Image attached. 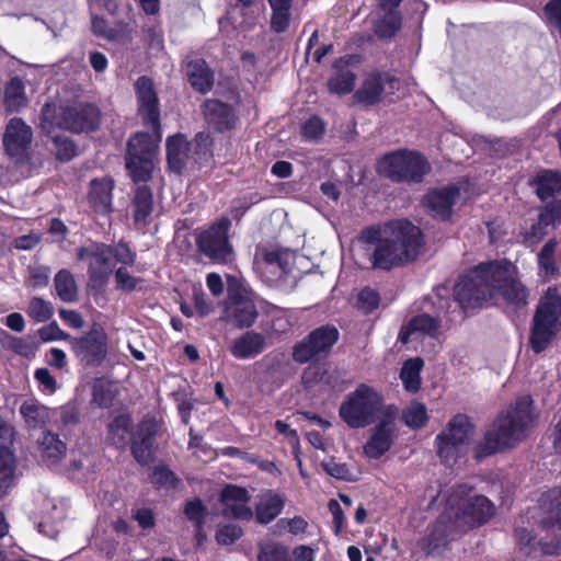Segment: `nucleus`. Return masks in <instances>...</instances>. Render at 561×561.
I'll return each mask as SVG.
<instances>
[{
  "mask_svg": "<svg viewBox=\"0 0 561 561\" xmlns=\"http://www.w3.org/2000/svg\"><path fill=\"white\" fill-rule=\"evenodd\" d=\"M320 355H325L339 340V331L331 325L316 329L308 335Z\"/></svg>",
  "mask_w": 561,
  "mask_h": 561,
  "instance_id": "58836bf2",
  "label": "nucleus"
},
{
  "mask_svg": "<svg viewBox=\"0 0 561 561\" xmlns=\"http://www.w3.org/2000/svg\"><path fill=\"white\" fill-rule=\"evenodd\" d=\"M131 420L127 414L117 415L108 425V439L118 448H124L130 440Z\"/></svg>",
  "mask_w": 561,
  "mask_h": 561,
  "instance_id": "c9c22d12",
  "label": "nucleus"
},
{
  "mask_svg": "<svg viewBox=\"0 0 561 561\" xmlns=\"http://www.w3.org/2000/svg\"><path fill=\"white\" fill-rule=\"evenodd\" d=\"M54 145L56 150V156L61 161H69L76 154V146L68 138L55 136Z\"/></svg>",
  "mask_w": 561,
  "mask_h": 561,
  "instance_id": "603ef678",
  "label": "nucleus"
},
{
  "mask_svg": "<svg viewBox=\"0 0 561 561\" xmlns=\"http://www.w3.org/2000/svg\"><path fill=\"white\" fill-rule=\"evenodd\" d=\"M230 225L228 218H221L202 231L196 239L199 251L215 262H230L233 256V250L228 240Z\"/></svg>",
  "mask_w": 561,
  "mask_h": 561,
  "instance_id": "f8f14e48",
  "label": "nucleus"
},
{
  "mask_svg": "<svg viewBox=\"0 0 561 561\" xmlns=\"http://www.w3.org/2000/svg\"><path fill=\"white\" fill-rule=\"evenodd\" d=\"M145 41L151 49L160 50L163 44L162 31L158 26L144 28Z\"/></svg>",
  "mask_w": 561,
  "mask_h": 561,
  "instance_id": "338daca9",
  "label": "nucleus"
},
{
  "mask_svg": "<svg viewBox=\"0 0 561 561\" xmlns=\"http://www.w3.org/2000/svg\"><path fill=\"white\" fill-rule=\"evenodd\" d=\"M473 425L463 414L455 415L444 432L436 436L437 455L446 465H453L468 450Z\"/></svg>",
  "mask_w": 561,
  "mask_h": 561,
  "instance_id": "9d476101",
  "label": "nucleus"
},
{
  "mask_svg": "<svg viewBox=\"0 0 561 561\" xmlns=\"http://www.w3.org/2000/svg\"><path fill=\"white\" fill-rule=\"evenodd\" d=\"M257 317L254 302L243 296L231 298L225 308V319L242 329L251 327Z\"/></svg>",
  "mask_w": 561,
  "mask_h": 561,
  "instance_id": "aec40b11",
  "label": "nucleus"
},
{
  "mask_svg": "<svg viewBox=\"0 0 561 561\" xmlns=\"http://www.w3.org/2000/svg\"><path fill=\"white\" fill-rule=\"evenodd\" d=\"M383 12V18L376 25V33L380 37H391L401 26V16L397 10Z\"/></svg>",
  "mask_w": 561,
  "mask_h": 561,
  "instance_id": "49530a36",
  "label": "nucleus"
},
{
  "mask_svg": "<svg viewBox=\"0 0 561 561\" xmlns=\"http://www.w3.org/2000/svg\"><path fill=\"white\" fill-rule=\"evenodd\" d=\"M203 113L207 124L218 131L233 128L238 121L233 107L219 100H207L203 104Z\"/></svg>",
  "mask_w": 561,
  "mask_h": 561,
  "instance_id": "6ab92c4d",
  "label": "nucleus"
},
{
  "mask_svg": "<svg viewBox=\"0 0 561 561\" xmlns=\"http://www.w3.org/2000/svg\"><path fill=\"white\" fill-rule=\"evenodd\" d=\"M394 408V404H387L383 396L374 387L360 383L345 396L339 415L348 427L358 430L375 423L387 409Z\"/></svg>",
  "mask_w": 561,
  "mask_h": 561,
  "instance_id": "423d86ee",
  "label": "nucleus"
},
{
  "mask_svg": "<svg viewBox=\"0 0 561 561\" xmlns=\"http://www.w3.org/2000/svg\"><path fill=\"white\" fill-rule=\"evenodd\" d=\"M293 254L286 250H271L264 254L261 267L271 273V280L282 278L290 272Z\"/></svg>",
  "mask_w": 561,
  "mask_h": 561,
  "instance_id": "bb28decb",
  "label": "nucleus"
},
{
  "mask_svg": "<svg viewBox=\"0 0 561 561\" xmlns=\"http://www.w3.org/2000/svg\"><path fill=\"white\" fill-rule=\"evenodd\" d=\"M112 257L116 262L124 265H133L135 262L136 254L125 243H118L112 247Z\"/></svg>",
  "mask_w": 561,
  "mask_h": 561,
  "instance_id": "0e129e2a",
  "label": "nucleus"
},
{
  "mask_svg": "<svg viewBox=\"0 0 561 561\" xmlns=\"http://www.w3.org/2000/svg\"><path fill=\"white\" fill-rule=\"evenodd\" d=\"M396 80L386 72H370L368 73L360 88L355 93V99L366 105H374L380 102L382 93L385 92L386 84L393 88Z\"/></svg>",
  "mask_w": 561,
  "mask_h": 561,
  "instance_id": "a211bd4d",
  "label": "nucleus"
},
{
  "mask_svg": "<svg viewBox=\"0 0 561 561\" xmlns=\"http://www.w3.org/2000/svg\"><path fill=\"white\" fill-rule=\"evenodd\" d=\"M358 304L365 312H370L378 307L379 295L371 288H364L358 294Z\"/></svg>",
  "mask_w": 561,
  "mask_h": 561,
  "instance_id": "e2e57ef3",
  "label": "nucleus"
},
{
  "mask_svg": "<svg viewBox=\"0 0 561 561\" xmlns=\"http://www.w3.org/2000/svg\"><path fill=\"white\" fill-rule=\"evenodd\" d=\"M557 241L550 239L538 253V265L545 275H553L558 267L554 260V251L557 248Z\"/></svg>",
  "mask_w": 561,
  "mask_h": 561,
  "instance_id": "a18cd8bd",
  "label": "nucleus"
},
{
  "mask_svg": "<svg viewBox=\"0 0 561 561\" xmlns=\"http://www.w3.org/2000/svg\"><path fill=\"white\" fill-rule=\"evenodd\" d=\"M28 317L37 322H46L54 314V307L50 301H47L41 297H33L30 300L27 310Z\"/></svg>",
  "mask_w": 561,
  "mask_h": 561,
  "instance_id": "c03bdc74",
  "label": "nucleus"
},
{
  "mask_svg": "<svg viewBox=\"0 0 561 561\" xmlns=\"http://www.w3.org/2000/svg\"><path fill=\"white\" fill-rule=\"evenodd\" d=\"M20 414L31 428L46 425L51 417L50 410L34 399L26 400L21 404Z\"/></svg>",
  "mask_w": 561,
  "mask_h": 561,
  "instance_id": "c756f323",
  "label": "nucleus"
},
{
  "mask_svg": "<svg viewBox=\"0 0 561 561\" xmlns=\"http://www.w3.org/2000/svg\"><path fill=\"white\" fill-rule=\"evenodd\" d=\"M70 344L75 355L87 365H99L107 354L106 334L98 325L80 337H71Z\"/></svg>",
  "mask_w": 561,
  "mask_h": 561,
  "instance_id": "4468645a",
  "label": "nucleus"
},
{
  "mask_svg": "<svg viewBox=\"0 0 561 561\" xmlns=\"http://www.w3.org/2000/svg\"><path fill=\"white\" fill-rule=\"evenodd\" d=\"M90 205L96 213L107 214L112 210V191L114 182L110 178L93 180L90 184Z\"/></svg>",
  "mask_w": 561,
  "mask_h": 561,
  "instance_id": "a878e982",
  "label": "nucleus"
},
{
  "mask_svg": "<svg viewBox=\"0 0 561 561\" xmlns=\"http://www.w3.org/2000/svg\"><path fill=\"white\" fill-rule=\"evenodd\" d=\"M547 225L542 222V218L539 216L537 222L533 224L531 227L524 233V242L528 247L536 245L546 234Z\"/></svg>",
  "mask_w": 561,
  "mask_h": 561,
  "instance_id": "864d4df0",
  "label": "nucleus"
},
{
  "mask_svg": "<svg viewBox=\"0 0 561 561\" xmlns=\"http://www.w3.org/2000/svg\"><path fill=\"white\" fill-rule=\"evenodd\" d=\"M293 3H270L272 9L271 27L277 33L285 32L290 24Z\"/></svg>",
  "mask_w": 561,
  "mask_h": 561,
  "instance_id": "79ce46f5",
  "label": "nucleus"
},
{
  "mask_svg": "<svg viewBox=\"0 0 561 561\" xmlns=\"http://www.w3.org/2000/svg\"><path fill=\"white\" fill-rule=\"evenodd\" d=\"M37 451L41 460L53 467L65 457L67 446L57 434L44 432L37 440Z\"/></svg>",
  "mask_w": 561,
  "mask_h": 561,
  "instance_id": "b1692460",
  "label": "nucleus"
},
{
  "mask_svg": "<svg viewBox=\"0 0 561 561\" xmlns=\"http://www.w3.org/2000/svg\"><path fill=\"white\" fill-rule=\"evenodd\" d=\"M42 240L39 232L31 231L26 234L16 237L12 241V247L20 251H31L37 247Z\"/></svg>",
  "mask_w": 561,
  "mask_h": 561,
  "instance_id": "5fc2aeb1",
  "label": "nucleus"
},
{
  "mask_svg": "<svg viewBox=\"0 0 561 561\" xmlns=\"http://www.w3.org/2000/svg\"><path fill=\"white\" fill-rule=\"evenodd\" d=\"M242 534V528L239 525L233 523L222 524L216 530V540L219 545H232Z\"/></svg>",
  "mask_w": 561,
  "mask_h": 561,
  "instance_id": "8fccbe9b",
  "label": "nucleus"
},
{
  "mask_svg": "<svg viewBox=\"0 0 561 561\" xmlns=\"http://www.w3.org/2000/svg\"><path fill=\"white\" fill-rule=\"evenodd\" d=\"M116 288L119 290H134L140 283V278H137L128 273L124 267H119L115 272Z\"/></svg>",
  "mask_w": 561,
  "mask_h": 561,
  "instance_id": "bf43d9fd",
  "label": "nucleus"
},
{
  "mask_svg": "<svg viewBox=\"0 0 561 561\" xmlns=\"http://www.w3.org/2000/svg\"><path fill=\"white\" fill-rule=\"evenodd\" d=\"M133 518L144 529H149L154 526V514L149 508H137L133 512Z\"/></svg>",
  "mask_w": 561,
  "mask_h": 561,
  "instance_id": "774afa93",
  "label": "nucleus"
},
{
  "mask_svg": "<svg viewBox=\"0 0 561 561\" xmlns=\"http://www.w3.org/2000/svg\"><path fill=\"white\" fill-rule=\"evenodd\" d=\"M175 476L167 467H157L151 476V482L158 488H171L175 485Z\"/></svg>",
  "mask_w": 561,
  "mask_h": 561,
  "instance_id": "4d7b16f0",
  "label": "nucleus"
},
{
  "mask_svg": "<svg viewBox=\"0 0 561 561\" xmlns=\"http://www.w3.org/2000/svg\"><path fill=\"white\" fill-rule=\"evenodd\" d=\"M5 153L18 163L27 159V152L33 140L32 128L19 117L11 118L3 134Z\"/></svg>",
  "mask_w": 561,
  "mask_h": 561,
  "instance_id": "2eb2a0df",
  "label": "nucleus"
},
{
  "mask_svg": "<svg viewBox=\"0 0 561 561\" xmlns=\"http://www.w3.org/2000/svg\"><path fill=\"white\" fill-rule=\"evenodd\" d=\"M531 404L529 396H522L506 411L500 413L485 431L483 439L476 445L474 457L481 459L491 456L524 439L534 425Z\"/></svg>",
  "mask_w": 561,
  "mask_h": 561,
  "instance_id": "39448f33",
  "label": "nucleus"
},
{
  "mask_svg": "<svg viewBox=\"0 0 561 561\" xmlns=\"http://www.w3.org/2000/svg\"><path fill=\"white\" fill-rule=\"evenodd\" d=\"M153 436V425L142 422L139 426L138 435L134 437L131 443V453L138 463L148 465L152 461Z\"/></svg>",
  "mask_w": 561,
  "mask_h": 561,
  "instance_id": "393cba45",
  "label": "nucleus"
},
{
  "mask_svg": "<svg viewBox=\"0 0 561 561\" xmlns=\"http://www.w3.org/2000/svg\"><path fill=\"white\" fill-rule=\"evenodd\" d=\"M15 457L13 451L0 446V499L8 494L15 481Z\"/></svg>",
  "mask_w": 561,
  "mask_h": 561,
  "instance_id": "473e14b6",
  "label": "nucleus"
},
{
  "mask_svg": "<svg viewBox=\"0 0 561 561\" xmlns=\"http://www.w3.org/2000/svg\"><path fill=\"white\" fill-rule=\"evenodd\" d=\"M455 299L463 310L477 308L493 297H501L514 309L528 304L529 290L519 280L508 261L482 263L462 276L455 286Z\"/></svg>",
  "mask_w": 561,
  "mask_h": 561,
  "instance_id": "f03ea898",
  "label": "nucleus"
},
{
  "mask_svg": "<svg viewBox=\"0 0 561 561\" xmlns=\"http://www.w3.org/2000/svg\"><path fill=\"white\" fill-rule=\"evenodd\" d=\"M38 336L43 342L50 341H60V340H69L70 336L68 333L64 332L56 322H51L47 325L42 327L38 330Z\"/></svg>",
  "mask_w": 561,
  "mask_h": 561,
  "instance_id": "6e6d98bb",
  "label": "nucleus"
},
{
  "mask_svg": "<svg viewBox=\"0 0 561 561\" xmlns=\"http://www.w3.org/2000/svg\"><path fill=\"white\" fill-rule=\"evenodd\" d=\"M2 345L4 348L24 357L34 356L38 348L37 343L31 336L18 337L7 333L2 340Z\"/></svg>",
  "mask_w": 561,
  "mask_h": 561,
  "instance_id": "a19ab883",
  "label": "nucleus"
},
{
  "mask_svg": "<svg viewBox=\"0 0 561 561\" xmlns=\"http://www.w3.org/2000/svg\"><path fill=\"white\" fill-rule=\"evenodd\" d=\"M284 505V495L273 490L263 491L257 495L253 516L259 524H268L283 512Z\"/></svg>",
  "mask_w": 561,
  "mask_h": 561,
  "instance_id": "412c9836",
  "label": "nucleus"
},
{
  "mask_svg": "<svg viewBox=\"0 0 561 561\" xmlns=\"http://www.w3.org/2000/svg\"><path fill=\"white\" fill-rule=\"evenodd\" d=\"M423 368V360L419 357L410 358L404 362L400 379L404 386V389L409 392H416L421 387V370Z\"/></svg>",
  "mask_w": 561,
  "mask_h": 561,
  "instance_id": "4c0bfd02",
  "label": "nucleus"
},
{
  "mask_svg": "<svg viewBox=\"0 0 561 561\" xmlns=\"http://www.w3.org/2000/svg\"><path fill=\"white\" fill-rule=\"evenodd\" d=\"M186 76L191 85L201 93H206L213 88L214 75L203 59L187 62Z\"/></svg>",
  "mask_w": 561,
  "mask_h": 561,
  "instance_id": "cd10ccee",
  "label": "nucleus"
},
{
  "mask_svg": "<svg viewBox=\"0 0 561 561\" xmlns=\"http://www.w3.org/2000/svg\"><path fill=\"white\" fill-rule=\"evenodd\" d=\"M100 121L99 110L91 104H80L71 107H57L45 104L41 114V127L50 134L55 127L75 133L94 130Z\"/></svg>",
  "mask_w": 561,
  "mask_h": 561,
  "instance_id": "6e6552de",
  "label": "nucleus"
},
{
  "mask_svg": "<svg viewBox=\"0 0 561 561\" xmlns=\"http://www.w3.org/2000/svg\"><path fill=\"white\" fill-rule=\"evenodd\" d=\"M133 206L135 221L146 224L152 211V193L149 187L142 185L136 190Z\"/></svg>",
  "mask_w": 561,
  "mask_h": 561,
  "instance_id": "ea45409f",
  "label": "nucleus"
},
{
  "mask_svg": "<svg viewBox=\"0 0 561 561\" xmlns=\"http://www.w3.org/2000/svg\"><path fill=\"white\" fill-rule=\"evenodd\" d=\"M355 80V73L344 67V61L341 59L334 65V73L328 81L329 91L335 94H347L353 91Z\"/></svg>",
  "mask_w": 561,
  "mask_h": 561,
  "instance_id": "7c9ffc66",
  "label": "nucleus"
},
{
  "mask_svg": "<svg viewBox=\"0 0 561 561\" xmlns=\"http://www.w3.org/2000/svg\"><path fill=\"white\" fill-rule=\"evenodd\" d=\"M458 196L459 190L455 186L437 188L424 196L423 204L433 217L445 220L450 217Z\"/></svg>",
  "mask_w": 561,
  "mask_h": 561,
  "instance_id": "f3484780",
  "label": "nucleus"
},
{
  "mask_svg": "<svg viewBox=\"0 0 561 561\" xmlns=\"http://www.w3.org/2000/svg\"><path fill=\"white\" fill-rule=\"evenodd\" d=\"M265 348V337L257 332L248 331L234 339L230 353L238 359H249L261 354Z\"/></svg>",
  "mask_w": 561,
  "mask_h": 561,
  "instance_id": "5701e85b",
  "label": "nucleus"
},
{
  "mask_svg": "<svg viewBox=\"0 0 561 561\" xmlns=\"http://www.w3.org/2000/svg\"><path fill=\"white\" fill-rule=\"evenodd\" d=\"M138 114L154 135L137 133L128 141L126 168L135 182H146L151 178L160 136L159 99L150 78L142 76L135 82Z\"/></svg>",
  "mask_w": 561,
  "mask_h": 561,
  "instance_id": "20e7f679",
  "label": "nucleus"
},
{
  "mask_svg": "<svg viewBox=\"0 0 561 561\" xmlns=\"http://www.w3.org/2000/svg\"><path fill=\"white\" fill-rule=\"evenodd\" d=\"M402 419L407 426L421 428L427 421V410L423 403L413 401L402 412Z\"/></svg>",
  "mask_w": 561,
  "mask_h": 561,
  "instance_id": "37998d69",
  "label": "nucleus"
},
{
  "mask_svg": "<svg viewBox=\"0 0 561 561\" xmlns=\"http://www.w3.org/2000/svg\"><path fill=\"white\" fill-rule=\"evenodd\" d=\"M187 141L181 135H175L167 140V156L169 167L174 172H181L187 158Z\"/></svg>",
  "mask_w": 561,
  "mask_h": 561,
  "instance_id": "72a5a7b5",
  "label": "nucleus"
},
{
  "mask_svg": "<svg viewBox=\"0 0 561 561\" xmlns=\"http://www.w3.org/2000/svg\"><path fill=\"white\" fill-rule=\"evenodd\" d=\"M536 193L541 201L552 197L561 191V173L542 171L536 176Z\"/></svg>",
  "mask_w": 561,
  "mask_h": 561,
  "instance_id": "e433bc0d",
  "label": "nucleus"
},
{
  "mask_svg": "<svg viewBox=\"0 0 561 561\" xmlns=\"http://www.w3.org/2000/svg\"><path fill=\"white\" fill-rule=\"evenodd\" d=\"M540 217L542 218V222L547 226H554L561 220V202L554 201L548 204L540 214Z\"/></svg>",
  "mask_w": 561,
  "mask_h": 561,
  "instance_id": "69168bd1",
  "label": "nucleus"
},
{
  "mask_svg": "<svg viewBox=\"0 0 561 561\" xmlns=\"http://www.w3.org/2000/svg\"><path fill=\"white\" fill-rule=\"evenodd\" d=\"M377 171L393 182L419 183L430 171V165L417 152L397 150L378 161Z\"/></svg>",
  "mask_w": 561,
  "mask_h": 561,
  "instance_id": "1a4fd4ad",
  "label": "nucleus"
},
{
  "mask_svg": "<svg viewBox=\"0 0 561 561\" xmlns=\"http://www.w3.org/2000/svg\"><path fill=\"white\" fill-rule=\"evenodd\" d=\"M398 415L399 410L396 407L394 409H387L385 415L376 420L369 438L364 446L367 457L379 458L391 448L398 436Z\"/></svg>",
  "mask_w": 561,
  "mask_h": 561,
  "instance_id": "ddd939ff",
  "label": "nucleus"
},
{
  "mask_svg": "<svg viewBox=\"0 0 561 561\" xmlns=\"http://www.w3.org/2000/svg\"><path fill=\"white\" fill-rule=\"evenodd\" d=\"M320 356L321 355L319 354L317 348L313 347V343L311 342L309 336H307L305 340L296 344L293 351L294 360L300 364H305Z\"/></svg>",
  "mask_w": 561,
  "mask_h": 561,
  "instance_id": "09e8293b",
  "label": "nucleus"
},
{
  "mask_svg": "<svg viewBox=\"0 0 561 561\" xmlns=\"http://www.w3.org/2000/svg\"><path fill=\"white\" fill-rule=\"evenodd\" d=\"M184 513L190 520L196 524L199 531L206 514V508L201 500L188 501L185 505Z\"/></svg>",
  "mask_w": 561,
  "mask_h": 561,
  "instance_id": "3c124183",
  "label": "nucleus"
},
{
  "mask_svg": "<svg viewBox=\"0 0 561 561\" xmlns=\"http://www.w3.org/2000/svg\"><path fill=\"white\" fill-rule=\"evenodd\" d=\"M57 296L64 302H73L78 298V286L70 271L62 268L54 277Z\"/></svg>",
  "mask_w": 561,
  "mask_h": 561,
  "instance_id": "f704fd0d",
  "label": "nucleus"
},
{
  "mask_svg": "<svg viewBox=\"0 0 561 561\" xmlns=\"http://www.w3.org/2000/svg\"><path fill=\"white\" fill-rule=\"evenodd\" d=\"M324 133V123L319 117H311L302 125V136L316 140Z\"/></svg>",
  "mask_w": 561,
  "mask_h": 561,
  "instance_id": "680f3d73",
  "label": "nucleus"
},
{
  "mask_svg": "<svg viewBox=\"0 0 561 561\" xmlns=\"http://www.w3.org/2000/svg\"><path fill=\"white\" fill-rule=\"evenodd\" d=\"M28 103L25 84L19 77L11 78L4 87L3 105L9 113L23 110Z\"/></svg>",
  "mask_w": 561,
  "mask_h": 561,
  "instance_id": "c85d7f7f",
  "label": "nucleus"
},
{
  "mask_svg": "<svg viewBox=\"0 0 561 561\" xmlns=\"http://www.w3.org/2000/svg\"><path fill=\"white\" fill-rule=\"evenodd\" d=\"M78 261L87 263L89 280L93 287H103L112 274V247L89 242L76 250Z\"/></svg>",
  "mask_w": 561,
  "mask_h": 561,
  "instance_id": "9b49d317",
  "label": "nucleus"
},
{
  "mask_svg": "<svg viewBox=\"0 0 561 561\" xmlns=\"http://www.w3.org/2000/svg\"><path fill=\"white\" fill-rule=\"evenodd\" d=\"M15 457L13 451L0 446V499L8 494L15 481Z\"/></svg>",
  "mask_w": 561,
  "mask_h": 561,
  "instance_id": "2f4dec72",
  "label": "nucleus"
},
{
  "mask_svg": "<svg viewBox=\"0 0 561 561\" xmlns=\"http://www.w3.org/2000/svg\"><path fill=\"white\" fill-rule=\"evenodd\" d=\"M220 501L225 516L247 522L253 518V511L249 505L250 494L247 489L229 484L222 489Z\"/></svg>",
  "mask_w": 561,
  "mask_h": 561,
  "instance_id": "dca6fc26",
  "label": "nucleus"
},
{
  "mask_svg": "<svg viewBox=\"0 0 561 561\" xmlns=\"http://www.w3.org/2000/svg\"><path fill=\"white\" fill-rule=\"evenodd\" d=\"M325 472L336 479L352 480L353 476L348 467L343 462H337L334 459L322 462Z\"/></svg>",
  "mask_w": 561,
  "mask_h": 561,
  "instance_id": "13d9d810",
  "label": "nucleus"
},
{
  "mask_svg": "<svg viewBox=\"0 0 561 561\" xmlns=\"http://www.w3.org/2000/svg\"><path fill=\"white\" fill-rule=\"evenodd\" d=\"M561 330V295L549 287L533 318L529 343L535 353L545 351Z\"/></svg>",
  "mask_w": 561,
  "mask_h": 561,
  "instance_id": "0eeeda50",
  "label": "nucleus"
},
{
  "mask_svg": "<svg viewBox=\"0 0 561 561\" xmlns=\"http://www.w3.org/2000/svg\"><path fill=\"white\" fill-rule=\"evenodd\" d=\"M257 561H290L286 547L270 542L260 546Z\"/></svg>",
  "mask_w": 561,
  "mask_h": 561,
  "instance_id": "de8ad7c7",
  "label": "nucleus"
},
{
  "mask_svg": "<svg viewBox=\"0 0 561 561\" xmlns=\"http://www.w3.org/2000/svg\"><path fill=\"white\" fill-rule=\"evenodd\" d=\"M495 513L493 503L484 495L473 494L470 485L454 486L445 507L424 538L428 554L437 552L467 531L485 524Z\"/></svg>",
  "mask_w": 561,
  "mask_h": 561,
  "instance_id": "7ed1b4c3",
  "label": "nucleus"
},
{
  "mask_svg": "<svg viewBox=\"0 0 561 561\" xmlns=\"http://www.w3.org/2000/svg\"><path fill=\"white\" fill-rule=\"evenodd\" d=\"M277 527L280 529H284L293 535H298L301 533H305L308 523L307 520L301 516H295L293 518H282L277 522Z\"/></svg>",
  "mask_w": 561,
  "mask_h": 561,
  "instance_id": "052dcab7",
  "label": "nucleus"
},
{
  "mask_svg": "<svg viewBox=\"0 0 561 561\" xmlns=\"http://www.w3.org/2000/svg\"><path fill=\"white\" fill-rule=\"evenodd\" d=\"M422 232L408 220H394L381 229H366L354 243L352 254L360 267L390 270L417 257Z\"/></svg>",
  "mask_w": 561,
  "mask_h": 561,
  "instance_id": "f257e3e1",
  "label": "nucleus"
},
{
  "mask_svg": "<svg viewBox=\"0 0 561 561\" xmlns=\"http://www.w3.org/2000/svg\"><path fill=\"white\" fill-rule=\"evenodd\" d=\"M439 328V319L433 318L426 313L419 314L412 318L409 323L401 329L399 333V341L407 344L413 339H419V335L421 334L433 337L438 334Z\"/></svg>",
  "mask_w": 561,
  "mask_h": 561,
  "instance_id": "4be33fe9",
  "label": "nucleus"
}]
</instances>
